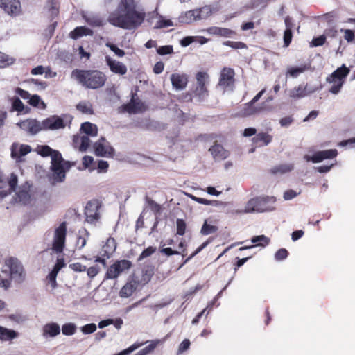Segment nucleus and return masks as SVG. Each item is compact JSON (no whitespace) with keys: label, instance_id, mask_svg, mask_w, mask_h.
Wrapping results in <instances>:
<instances>
[{"label":"nucleus","instance_id":"864d4df0","mask_svg":"<svg viewBox=\"0 0 355 355\" xmlns=\"http://www.w3.org/2000/svg\"><path fill=\"white\" fill-rule=\"evenodd\" d=\"M87 23L94 27H100L103 25V20L98 17H90L86 19Z\"/></svg>","mask_w":355,"mask_h":355},{"label":"nucleus","instance_id":"8fccbe9b","mask_svg":"<svg viewBox=\"0 0 355 355\" xmlns=\"http://www.w3.org/2000/svg\"><path fill=\"white\" fill-rule=\"evenodd\" d=\"M8 182L9 185V193H11L15 191L17 186V175L13 173H11L8 178Z\"/></svg>","mask_w":355,"mask_h":355},{"label":"nucleus","instance_id":"f704fd0d","mask_svg":"<svg viewBox=\"0 0 355 355\" xmlns=\"http://www.w3.org/2000/svg\"><path fill=\"white\" fill-rule=\"evenodd\" d=\"M31 151V148L28 145L22 144L20 146L18 150H15L13 148L11 151V156L14 158H19L21 156H25Z\"/></svg>","mask_w":355,"mask_h":355},{"label":"nucleus","instance_id":"39448f33","mask_svg":"<svg viewBox=\"0 0 355 355\" xmlns=\"http://www.w3.org/2000/svg\"><path fill=\"white\" fill-rule=\"evenodd\" d=\"M70 166V163L64 160L58 150L54 152L51 156V166L53 180L58 182H63L65 179V170L69 169Z\"/></svg>","mask_w":355,"mask_h":355},{"label":"nucleus","instance_id":"4468645a","mask_svg":"<svg viewBox=\"0 0 355 355\" xmlns=\"http://www.w3.org/2000/svg\"><path fill=\"white\" fill-rule=\"evenodd\" d=\"M0 7L11 15H17L21 12V3L18 0H0Z\"/></svg>","mask_w":355,"mask_h":355},{"label":"nucleus","instance_id":"58836bf2","mask_svg":"<svg viewBox=\"0 0 355 355\" xmlns=\"http://www.w3.org/2000/svg\"><path fill=\"white\" fill-rule=\"evenodd\" d=\"M12 105V111L22 112L24 110V105L17 96H13L10 99Z\"/></svg>","mask_w":355,"mask_h":355},{"label":"nucleus","instance_id":"9b49d317","mask_svg":"<svg viewBox=\"0 0 355 355\" xmlns=\"http://www.w3.org/2000/svg\"><path fill=\"white\" fill-rule=\"evenodd\" d=\"M264 103L261 105H255L250 101L248 103L243 105L242 109L239 112V115L242 117H247L252 115L258 114L265 110Z\"/></svg>","mask_w":355,"mask_h":355},{"label":"nucleus","instance_id":"5fc2aeb1","mask_svg":"<svg viewBox=\"0 0 355 355\" xmlns=\"http://www.w3.org/2000/svg\"><path fill=\"white\" fill-rule=\"evenodd\" d=\"M106 46L108 47L111 51H112L117 56L123 57L125 55V51L121 49H119L116 45L107 42Z\"/></svg>","mask_w":355,"mask_h":355},{"label":"nucleus","instance_id":"c03bdc74","mask_svg":"<svg viewBox=\"0 0 355 355\" xmlns=\"http://www.w3.org/2000/svg\"><path fill=\"white\" fill-rule=\"evenodd\" d=\"M154 275V270L153 268H147L142 270V275L141 282L144 284H147L151 279Z\"/></svg>","mask_w":355,"mask_h":355},{"label":"nucleus","instance_id":"b1692460","mask_svg":"<svg viewBox=\"0 0 355 355\" xmlns=\"http://www.w3.org/2000/svg\"><path fill=\"white\" fill-rule=\"evenodd\" d=\"M116 249V240L112 237H109L105 244L103 246L101 254L103 257L110 258L115 252Z\"/></svg>","mask_w":355,"mask_h":355},{"label":"nucleus","instance_id":"ddd939ff","mask_svg":"<svg viewBox=\"0 0 355 355\" xmlns=\"http://www.w3.org/2000/svg\"><path fill=\"white\" fill-rule=\"evenodd\" d=\"M235 73L233 69L230 67H224L219 78L218 85L223 88L232 86L234 83Z\"/></svg>","mask_w":355,"mask_h":355},{"label":"nucleus","instance_id":"c756f323","mask_svg":"<svg viewBox=\"0 0 355 355\" xmlns=\"http://www.w3.org/2000/svg\"><path fill=\"white\" fill-rule=\"evenodd\" d=\"M349 73V69L345 67V64H343L340 67H338L334 71L330 77L333 78V79H337L338 80H344Z\"/></svg>","mask_w":355,"mask_h":355},{"label":"nucleus","instance_id":"423d86ee","mask_svg":"<svg viewBox=\"0 0 355 355\" xmlns=\"http://www.w3.org/2000/svg\"><path fill=\"white\" fill-rule=\"evenodd\" d=\"M211 6H205L198 9L191 10L182 13L179 17V21L184 24H191L193 21L207 19L212 15Z\"/></svg>","mask_w":355,"mask_h":355},{"label":"nucleus","instance_id":"a19ab883","mask_svg":"<svg viewBox=\"0 0 355 355\" xmlns=\"http://www.w3.org/2000/svg\"><path fill=\"white\" fill-rule=\"evenodd\" d=\"M309 69L306 64H303L300 67H291L288 69L287 73L293 78L297 77L300 73L304 72Z\"/></svg>","mask_w":355,"mask_h":355},{"label":"nucleus","instance_id":"6ab92c4d","mask_svg":"<svg viewBox=\"0 0 355 355\" xmlns=\"http://www.w3.org/2000/svg\"><path fill=\"white\" fill-rule=\"evenodd\" d=\"M209 151L211 153L215 161L224 160L230 155L228 150L225 149L222 145L216 143L210 147Z\"/></svg>","mask_w":355,"mask_h":355},{"label":"nucleus","instance_id":"680f3d73","mask_svg":"<svg viewBox=\"0 0 355 355\" xmlns=\"http://www.w3.org/2000/svg\"><path fill=\"white\" fill-rule=\"evenodd\" d=\"M191 198L194 201H196L200 204L205 205H216V200H207V199H205L203 198L196 197V196H191Z\"/></svg>","mask_w":355,"mask_h":355},{"label":"nucleus","instance_id":"4c0bfd02","mask_svg":"<svg viewBox=\"0 0 355 355\" xmlns=\"http://www.w3.org/2000/svg\"><path fill=\"white\" fill-rule=\"evenodd\" d=\"M218 230V227L217 226L209 224L207 220H205L200 230V234L202 235H209L216 233Z\"/></svg>","mask_w":355,"mask_h":355},{"label":"nucleus","instance_id":"2eb2a0df","mask_svg":"<svg viewBox=\"0 0 355 355\" xmlns=\"http://www.w3.org/2000/svg\"><path fill=\"white\" fill-rule=\"evenodd\" d=\"M338 151L336 149H329L318 151L313 154L312 157L306 156L308 161L311 160L313 163H318L326 159H332L337 156Z\"/></svg>","mask_w":355,"mask_h":355},{"label":"nucleus","instance_id":"69168bd1","mask_svg":"<svg viewBox=\"0 0 355 355\" xmlns=\"http://www.w3.org/2000/svg\"><path fill=\"white\" fill-rule=\"evenodd\" d=\"M69 268L75 272H83L87 270L86 266L79 262L71 263Z\"/></svg>","mask_w":355,"mask_h":355},{"label":"nucleus","instance_id":"20e7f679","mask_svg":"<svg viewBox=\"0 0 355 355\" xmlns=\"http://www.w3.org/2000/svg\"><path fill=\"white\" fill-rule=\"evenodd\" d=\"M276 202V198L269 196H257L249 200L245 205V211L252 212H268L275 209L273 206Z\"/></svg>","mask_w":355,"mask_h":355},{"label":"nucleus","instance_id":"a878e982","mask_svg":"<svg viewBox=\"0 0 355 355\" xmlns=\"http://www.w3.org/2000/svg\"><path fill=\"white\" fill-rule=\"evenodd\" d=\"M272 140V136L267 132H259L252 138V143L258 146L268 145Z\"/></svg>","mask_w":355,"mask_h":355},{"label":"nucleus","instance_id":"c85d7f7f","mask_svg":"<svg viewBox=\"0 0 355 355\" xmlns=\"http://www.w3.org/2000/svg\"><path fill=\"white\" fill-rule=\"evenodd\" d=\"M17 336V333L12 330L0 326V340L2 341L12 340Z\"/></svg>","mask_w":355,"mask_h":355},{"label":"nucleus","instance_id":"5701e85b","mask_svg":"<svg viewBox=\"0 0 355 355\" xmlns=\"http://www.w3.org/2000/svg\"><path fill=\"white\" fill-rule=\"evenodd\" d=\"M123 107L124 110L128 113L134 114L137 112H142L146 110L145 105L143 102H141L140 100H135L133 98L129 103L123 105Z\"/></svg>","mask_w":355,"mask_h":355},{"label":"nucleus","instance_id":"e433bc0d","mask_svg":"<svg viewBox=\"0 0 355 355\" xmlns=\"http://www.w3.org/2000/svg\"><path fill=\"white\" fill-rule=\"evenodd\" d=\"M16 200L23 205H27L31 200L29 192L26 190H19L16 193Z\"/></svg>","mask_w":355,"mask_h":355},{"label":"nucleus","instance_id":"6e6552de","mask_svg":"<svg viewBox=\"0 0 355 355\" xmlns=\"http://www.w3.org/2000/svg\"><path fill=\"white\" fill-rule=\"evenodd\" d=\"M132 263L129 260L123 259L116 261L107 268L105 278L110 279H116L123 271L130 269Z\"/></svg>","mask_w":355,"mask_h":355},{"label":"nucleus","instance_id":"774afa93","mask_svg":"<svg viewBox=\"0 0 355 355\" xmlns=\"http://www.w3.org/2000/svg\"><path fill=\"white\" fill-rule=\"evenodd\" d=\"M326 37L324 35H320L318 37H315L313 39L311 42V44L313 46H320L323 45L325 43Z\"/></svg>","mask_w":355,"mask_h":355},{"label":"nucleus","instance_id":"603ef678","mask_svg":"<svg viewBox=\"0 0 355 355\" xmlns=\"http://www.w3.org/2000/svg\"><path fill=\"white\" fill-rule=\"evenodd\" d=\"M156 251V248L153 246H149L144 249L138 257V261H141L145 258L151 256Z\"/></svg>","mask_w":355,"mask_h":355},{"label":"nucleus","instance_id":"e2e57ef3","mask_svg":"<svg viewBox=\"0 0 355 355\" xmlns=\"http://www.w3.org/2000/svg\"><path fill=\"white\" fill-rule=\"evenodd\" d=\"M142 345V343H134L131 346H130L128 348L121 351V352L116 354L114 355H129L131 352L137 349L138 347Z\"/></svg>","mask_w":355,"mask_h":355},{"label":"nucleus","instance_id":"72a5a7b5","mask_svg":"<svg viewBox=\"0 0 355 355\" xmlns=\"http://www.w3.org/2000/svg\"><path fill=\"white\" fill-rule=\"evenodd\" d=\"M293 169V165L291 164H280L279 166H276L273 168H272L270 170V172L272 174L276 175L277 173L284 174L286 173H288L291 171Z\"/></svg>","mask_w":355,"mask_h":355},{"label":"nucleus","instance_id":"f8f14e48","mask_svg":"<svg viewBox=\"0 0 355 355\" xmlns=\"http://www.w3.org/2000/svg\"><path fill=\"white\" fill-rule=\"evenodd\" d=\"M42 125L43 130H58L66 126L63 119L57 115L51 116L43 120Z\"/></svg>","mask_w":355,"mask_h":355},{"label":"nucleus","instance_id":"bb28decb","mask_svg":"<svg viewBox=\"0 0 355 355\" xmlns=\"http://www.w3.org/2000/svg\"><path fill=\"white\" fill-rule=\"evenodd\" d=\"M138 282L135 280L127 282L120 290L119 295L121 297H128L132 295V293L137 289Z\"/></svg>","mask_w":355,"mask_h":355},{"label":"nucleus","instance_id":"13d9d810","mask_svg":"<svg viewBox=\"0 0 355 355\" xmlns=\"http://www.w3.org/2000/svg\"><path fill=\"white\" fill-rule=\"evenodd\" d=\"M340 31L344 33V39L347 42H352L355 38L354 33L351 29H341Z\"/></svg>","mask_w":355,"mask_h":355},{"label":"nucleus","instance_id":"cd10ccee","mask_svg":"<svg viewBox=\"0 0 355 355\" xmlns=\"http://www.w3.org/2000/svg\"><path fill=\"white\" fill-rule=\"evenodd\" d=\"M93 31L85 27L78 26L70 32L69 35L72 39L76 40L83 35H92Z\"/></svg>","mask_w":355,"mask_h":355},{"label":"nucleus","instance_id":"aec40b11","mask_svg":"<svg viewBox=\"0 0 355 355\" xmlns=\"http://www.w3.org/2000/svg\"><path fill=\"white\" fill-rule=\"evenodd\" d=\"M209 35L218 37H230L236 35V32L227 28H222L218 26H210L205 30Z\"/></svg>","mask_w":355,"mask_h":355},{"label":"nucleus","instance_id":"f257e3e1","mask_svg":"<svg viewBox=\"0 0 355 355\" xmlns=\"http://www.w3.org/2000/svg\"><path fill=\"white\" fill-rule=\"evenodd\" d=\"M145 17V11L138 8L135 0H121L116 9L109 15L107 21L114 26L132 30L140 26Z\"/></svg>","mask_w":355,"mask_h":355},{"label":"nucleus","instance_id":"4be33fe9","mask_svg":"<svg viewBox=\"0 0 355 355\" xmlns=\"http://www.w3.org/2000/svg\"><path fill=\"white\" fill-rule=\"evenodd\" d=\"M306 89L307 85L300 84L289 90V97L293 99H300L315 92V90L308 92Z\"/></svg>","mask_w":355,"mask_h":355},{"label":"nucleus","instance_id":"9d476101","mask_svg":"<svg viewBox=\"0 0 355 355\" xmlns=\"http://www.w3.org/2000/svg\"><path fill=\"white\" fill-rule=\"evenodd\" d=\"M17 125L22 130L28 132L31 135H35L38 133L42 129V123H40L36 119H28L24 121H21Z\"/></svg>","mask_w":355,"mask_h":355},{"label":"nucleus","instance_id":"338daca9","mask_svg":"<svg viewBox=\"0 0 355 355\" xmlns=\"http://www.w3.org/2000/svg\"><path fill=\"white\" fill-rule=\"evenodd\" d=\"M99 271H100V268L97 266H94L89 267L87 270V273L88 277L90 279H92L98 275Z\"/></svg>","mask_w":355,"mask_h":355},{"label":"nucleus","instance_id":"7ed1b4c3","mask_svg":"<svg viewBox=\"0 0 355 355\" xmlns=\"http://www.w3.org/2000/svg\"><path fill=\"white\" fill-rule=\"evenodd\" d=\"M1 272L19 284L26 279V271L21 262L14 257H8L4 259Z\"/></svg>","mask_w":355,"mask_h":355},{"label":"nucleus","instance_id":"0eeeda50","mask_svg":"<svg viewBox=\"0 0 355 355\" xmlns=\"http://www.w3.org/2000/svg\"><path fill=\"white\" fill-rule=\"evenodd\" d=\"M67 236V223L62 222L55 230L52 243V249L57 253L63 252Z\"/></svg>","mask_w":355,"mask_h":355},{"label":"nucleus","instance_id":"3c124183","mask_svg":"<svg viewBox=\"0 0 355 355\" xmlns=\"http://www.w3.org/2000/svg\"><path fill=\"white\" fill-rule=\"evenodd\" d=\"M28 103L33 107H37L41 103L43 106L42 107H45L44 103L42 101L40 96L37 94H34L30 96Z\"/></svg>","mask_w":355,"mask_h":355},{"label":"nucleus","instance_id":"49530a36","mask_svg":"<svg viewBox=\"0 0 355 355\" xmlns=\"http://www.w3.org/2000/svg\"><path fill=\"white\" fill-rule=\"evenodd\" d=\"M38 150L37 153L40 155L42 157H49L52 156V155L54 153V152L56 151V150L52 149L51 147H49L47 145L40 146H38Z\"/></svg>","mask_w":355,"mask_h":355},{"label":"nucleus","instance_id":"a211bd4d","mask_svg":"<svg viewBox=\"0 0 355 355\" xmlns=\"http://www.w3.org/2000/svg\"><path fill=\"white\" fill-rule=\"evenodd\" d=\"M105 61L112 73L121 76L127 73V67L123 63L114 60L108 55L105 57Z\"/></svg>","mask_w":355,"mask_h":355},{"label":"nucleus","instance_id":"7c9ffc66","mask_svg":"<svg viewBox=\"0 0 355 355\" xmlns=\"http://www.w3.org/2000/svg\"><path fill=\"white\" fill-rule=\"evenodd\" d=\"M90 141L87 136L77 137L73 139V144L75 145H78L80 143L78 148L79 150L82 152H85L87 150L90 145Z\"/></svg>","mask_w":355,"mask_h":355},{"label":"nucleus","instance_id":"de8ad7c7","mask_svg":"<svg viewBox=\"0 0 355 355\" xmlns=\"http://www.w3.org/2000/svg\"><path fill=\"white\" fill-rule=\"evenodd\" d=\"M223 44L226 46L231 47L234 49H247L248 46L246 44H245L243 42H234V41H225L223 42Z\"/></svg>","mask_w":355,"mask_h":355},{"label":"nucleus","instance_id":"37998d69","mask_svg":"<svg viewBox=\"0 0 355 355\" xmlns=\"http://www.w3.org/2000/svg\"><path fill=\"white\" fill-rule=\"evenodd\" d=\"M76 325L74 323L69 322L62 325V332L65 336H71L76 333Z\"/></svg>","mask_w":355,"mask_h":355},{"label":"nucleus","instance_id":"ea45409f","mask_svg":"<svg viewBox=\"0 0 355 355\" xmlns=\"http://www.w3.org/2000/svg\"><path fill=\"white\" fill-rule=\"evenodd\" d=\"M251 241L257 246L266 247L270 243V239L265 235H259L253 236Z\"/></svg>","mask_w":355,"mask_h":355},{"label":"nucleus","instance_id":"4d7b16f0","mask_svg":"<svg viewBox=\"0 0 355 355\" xmlns=\"http://www.w3.org/2000/svg\"><path fill=\"white\" fill-rule=\"evenodd\" d=\"M173 51V46L171 45L162 46L157 49V53L160 55L171 54Z\"/></svg>","mask_w":355,"mask_h":355},{"label":"nucleus","instance_id":"c9c22d12","mask_svg":"<svg viewBox=\"0 0 355 355\" xmlns=\"http://www.w3.org/2000/svg\"><path fill=\"white\" fill-rule=\"evenodd\" d=\"M327 81L333 83L332 86L329 89V92L334 94H337L340 91L344 80H338L337 79H333V78L328 77Z\"/></svg>","mask_w":355,"mask_h":355},{"label":"nucleus","instance_id":"a18cd8bd","mask_svg":"<svg viewBox=\"0 0 355 355\" xmlns=\"http://www.w3.org/2000/svg\"><path fill=\"white\" fill-rule=\"evenodd\" d=\"M146 200L149 208L155 215L160 214L162 211V207L159 204L157 203L155 200L148 197H146Z\"/></svg>","mask_w":355,"mask_h":355},{"label":"nucleus","instance_id":"0e129e2a","mask_svg":"<svg viewBox=\"0 0 355 355\" xmlns=\"http://www.w3.org/2000/svg\"><path fill=\"white\" fill-rule=\"evenodd\" d=\"M10 63L8 55L0 52V68H3L9 65Z\"/></svg>","mask_w":355,"mask_h":355},{"label":"nucleus","instance_id":"79ce46f5","mask_svg":"<svg viewBox=\"0 0 355 355\" xmlns=\"http://www.w3.org/2000/svg\"><path fill=\"white\" fill-rule=\"evenodd\" d=\"M76 108L83 114H92L94 113L92 105L89 102H80Z\"/></svg>","mask_w":355,"mask_h":355},{"label":"nucleus","instance_id":"052dcab7","mask_svg":"<svg viewBox=\"0 0 355 355\" xmlns=\"http://www.w3.org/2000/svg\"><path fill=\"white\" fill-rule=\"evenodd\" d=\"M81 331L85 334L94 333L96 330V325L94 323H90L83 326L80 328Z\"/></svg>","mask_w":355,"mask_h":355},{"label":"nucleus","instance_id":"dca6fc26","mask_svg":"<svg viewBox=\"0 0 355 355\" xmlns=\"http://www.w3.org/2000/svg\"><path fill=\"white\" fill-rule=\"evenodd\" d=\"M105 139L102 137L94 145V149L96 155L100 157H110L114 155V149L111 146H105L103 142Z\"/></svg>","mask_w":355,"mask_h":355},{"label":"nucleus","instance_id":"1a4fd4ad","mask_svg":"<svg viewBox=\"0 0 355 355\" xmlns=\"http://www.w3.org/2000/svg\"><path fill=\"white\" fill-rule=\"evenodd\" d=\"M100 207V202L96 199L89 200L87 203L85 208V215L88 223H93L99 219L100 214L98 211Z\"/></svg>","mask_w":355,"mask_h":355},{"label":"nucleus","instance_id":"f3484780","mask_svg":"<svg viewBox=\"0 0 355 355\" xmlns=\"http://www.w3.org/2000/svg\"><path fill=\"white\" fill-rule=\"evenodd\" d=\"M208 75L205 72L199 71L196 74L198 86L196 89V94L199 96L207 95L208 90L206 87V82L208 79Z\"/></svg>","mask_w":355,"mask_h":355},{"label":"nucleus","instance_id":"09e8293b","mask_svg":"<svg viewBox=\"0 0 355 355\" xmlns=\"http://www.w3.org/2000/svg\"><path fill=\"white\" fill-rule=\"evenodd\" d=\"M187 225L183 219L178 218L176 220V234L183 236L186 232Z\"/></svg>","mask_w":355,"mask_h":355},{"label":"nucleus","instance_id":"6e6d98bb","mask_svg":"<svg viewBox=\"0 0 355 355\" xmlns=\"http://www.w3.org/2000/svg\"><path fill=\"white\" fill-rule=\"evenodd\" d=\"M288 252L285 248L279 249L275 254V259L277 261H282L287 258Z\"/></svg>","mask_w":355,"mask_h":355},{"label":"nucleus","instance_id":"f03ea898","mask_svg":"<svg viewBox=\"0 0 355 355\" xmlns=\"http://www.w3.org/2000/svg\"><path fill=\"white\" fill-rule=\"evenodd\" d=\"M71 78L85 88L96 89L104 86L107 77L98 70L76 69L71 72Z\"/></svg>","mask_w":355,"mask_h":355},{"label":"nucleus","instance_id":"bf43d9fd","mask_svg":"<svg viewBox=\"0 0 355 355\" xmlns=\"http://www.w3.org/2000/svg\"><path fill=\"white\" fill-rule=\"evenodd\" d=\"M293 38L292 30L286 29L284 33V46L288 47Z\"/></svg>","mask_w":355,"mask_h":355},{"label":"nucleus","instance_id":"412c9836","mask_svg":"<svg viewBox=\"0 0 355 355\" xmlns=\"http://www.w3.org/2000/svg\"><path fill=\"white\" fill-rule=\"evenodd\" d=\"M171 80L172 85L175 89L181 90L187 87L188 83V77L185 74L173 73L171 76Z\"/></svg>","mask_w":355,"mask_h":355},{"label":"nucleus","instance_id":"2f4dec72","mask_svg":"<svg viewBox=\"0 0 355 355\" xmlns=\"http://www.w3.org/2000/svg\"><path fill=\"white\" fill-rule=\"evenodd\" d=\"M80 130L87 135L92 137L96 136L98 133L97 126L90 122H85L82 123Z\"/></svg>","mask_w":355,"mask_h":355},{"label":"nucleus","instance_id":"473e14b6","mask_svg":"<svg viewBox=\"0 0 355 355\" xmlns=\"http://www.w3.org/2000/svg\"><path fill=\"white\" fill-rule=\"evenodd\" d=\"M162 343L163 341L159 339L153 340L148 345L139 351L135 355H147L152 352L157 345Z\"/></svg>","mask_w":355,"mask_h":355},{"label":"nucleus","instance_id":"393cba45","mask_svg":"<svg viewBox=\"0 0 355 355\" xmlns=\"http://www.w3.org/2000/svg\"><path fill=\"white\" fill-rule=\"evenodd\" d=\"M60 333V327L55 322L46 323L42 329V335L44 337H55Z\"/></svg>","mask_w":355,"mask_h":355}]
</instances>
